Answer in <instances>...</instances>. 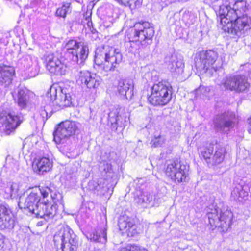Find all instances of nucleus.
<instances>
[{"label": "nucleus", "mask_w": 251, "mask_h": 251, "mask_svg": "<svg viewBox=\"0 0 251 251\" xmlns=\"http://www.w3.org/2000/svg\"><path fill=\"white\" fill-rule=\"evenodd\" d=\"M122 59L119 49L106 47L96 50L94 61L98 69L107 72L115 71Z\"/></svg>", "instance_id": "nucleus-1"}, {"label": "nucleus", "mask_w": 251, "mask_h": 251, "mask_svg": "<svg viewBox=\"0 0 251 251\" xmlns=\"http://www.w3.org/2000/svg\"><path fill=\"white\" fill-rule=\"evenodd\" d=\"M220 26L225 32L240 36L251 28V18L247 14L233 18L221 17Z\"/></svg>", "instance_id": "nucleus-2"}, {"label": "nucleus", "mask_w": 251, "mask_h": 251, "mask_svg": "<svg viewBox=\"0 0 251 251\" xmlns=\"http://www.w3.org/2000/svg\"><path fill=\"white\" fill-rule=\"evenodd\" d=\"M154 34L152 25L149 22H144L136 23L133 28L128 31L127 37L130 42H139L144 48L152 43Z\"/></svg>", "instance_id": "nucleus-3"}, {"label": "nucleus", "mask_w": 251, "mask_h": 251, "mask_svg": "<svg viewBox=\"0 0 251 251\" xmlns=\"http://www.w3.org/2000/svg\"><path fill=\"white\" fill-rule=\"evenodd\" d=\"M53 241L57 251H76L78 239L73 231L68 226L62 227L54 236Z\"/></svg>", "instance_id": "nucleus-4"}, {"label": "nucleus", "mask_w": 251, "mask_h": 251, "mask_svg": "<svg viewBox=\"0 0 251 251\" xmlns=\"http://www.w3.org/2000/svg\"><path fill=\"white\" fill-rule=\"evenodd\" d=\"M151 94L148 97V100L153 105H165L172 98V87L165 81L162 80L155 83L151 87Z\"/></svg>", "instance_id": "nucleus-5"}, {"label": "nucleus", "mask_w": 251, "mask_h": 251, "mask_svg": "<svg viewBox=\"0 0 251 251\" xmlns=\"http://www.w3.org/2000/svg\"><path fill=\"white\" fill-rule=\"evenodd\" d=\"M218 57V53L213 50L199 52L194 58L195 67L200 72L211 76L216 71L213 65Z\"/></svg>", "instance_id": "nucleus-6"}, {"label": "nucleus", "mask_w": 251, "mask_h": 251, "mask_svg": "<svg viewBox=\"0 0 251 251\" xmlns=\"http://www.w3.org/2000/svg\"><path fill=\"white\" fill-rule=\"evenodd\" d=\"M65 48L68 57L78 65H82L88 57V48L84 42L71 39L66 44Z\"/></svg>", "instance_id": "nucleus-7"}, {"label": "nucleus", "mask_w": 251, "mask_h": 251, "mask_svg": "<svg viewBox=\"0 0 251 251\" xmlns=\"http://www.w3.org/2000/svg\"><path fill=\"white\" fill-rule=\"evenodd\" d=\"M189 166L176 159L168 163L165 174L172 180L176 183L186 182L188 178Z\"/></svg>", "instance_id": "nucleus-8"}, {"label": "nucleus", "mask_w": 251, "mask_h": 251, "mask_svg": "<svg viewBox=\"0 0 251 251\" xmlns=\"http://www.w3.org/2000/svg\"><path fill=\"white\" fill-rule=\"evenodd\" d=\"M218 5H215L214 9L216 11L217 15L219 17H226L230 18L234 17L242 16L243 14H247L246 3L244 0H240L236 2L231 8L227 2L223 3L222 0L217 1Z\"/></svg>", "instance_id": "nucleus-9"}, {"label": "nucleus", "mask_w": 251, "mask_h": 251, "mask_svg": "<svg viewBox=\"0 0 251 251\" xmlns=\"http://www.w3.org/2000/svg\"><path fill=\"white\" fill-rule=\"evenodd\" d=\"M209 223L211 228L213 229L214 228H220L222 232H226L230 228L231 225L233 214L228 210L221 211L220 216L218 215L216 209H214L211 212L207 213Z\"/></svg>", "instance_id": "nucleus-10"}, {"label": "nucleus", "mask_w": 251, "mask_h": 251, "mask_svg": "<svg viewBox=\"0 0 251 251\" xmlns=\"http://www.w3.org/2000/svg\"><path fill=\"white\" fill-rule=\"evenodd\" d=\"M237 118L234 112H225L217 115L214 118V129L217 132L226 133L235 126Z\"/></svg>", "instance_id": "nucleus-11"}, {"label": "nucleus", "mask_w": 251, "mask_h": 251, "mask_svg": "<svg viewBox=\"0 0 251 251\" xmlns=\"http://www.w3.org/2000/svg\"><path fill=\"white\" fill-rule=\"evenodd\" d=\"M223 85L226 90L236 92L247 91L250 87L247 78L241 75L227 76Z\"/></svg>", "instance_id": "nucleus-12"}, {"label": "nucleus", "mask_w": 251, "mask_h": 251, "mask_svg": "<svg viewBox=\"0 0 251 251\" xmlns=\"http://www.w3.org/2000/svg\"><path fill=\"white\" fill-rule=\"evenodd\" d=\"M77 129L75 122L66 121L60 124L53 132L54 140L57 144L74 134Z\"/></svg>", "instance_id": "nucleus-13"}, {"label": "nucleus", "mask_w": 251, "mask_h": 251, "mask_svg": "<svg viewBox=\"0 0 251 251\" xmlns=\"http://www.w3.org/2000/svg\"><path fill=\"white\" fill-rule=\"evenodd\" d=\"M22 118L20 115H16L13 113L6 111H2L0 113V123L8 135L19 126L23 120Z\"/></svg>", "instance_id": "nucleus-14"}, {"label": "nucleus", "mask_w": 251, "mask_h": 251, "mask_svg": "<svg viewBox=\"0 0 251 251\" xmlns=\"http://www.w3.org/2000/svg\"><path fill=\"white\" fill-rule=\"evenodd\" d=\"M47 69L55 75H64L67 72V66L53 54H49L46 58Z\"/></svg>", "instance_id": "nucleus-15"}, {"label": "nucleus", "mask_w": 251, "mask_h": 251, "mask_svg": "<svg viewBox=\"0 0 251 251\" xmlns=\"http://www.w3.org/2000/svg\"><path fill=\"white\" fill-rule=\"evenodd\" d=\"M66 89L59 88L57 89L55 87H51L50 89V97L54 96L55 104L61 108L68 107L72 104V99L70 94L67 92Z\"/></svg>", "instance_id": "nucleus-16"}, {"label": "nucleus", "mask_w": 251, "mask_h": 251, "mask_svg": "<svg viewBox=\"0 0 251 251\" xmlns=\"http://www.w3.org/2000/svg\"><path fill=\"white\" fill-rule=\"evenodd\" d=\"M77 82L84 84L89 89L98 87L101 82V78L95 74H91L87 71H77Z\"/></svg>", "instance_id": "nucleus-17"}, {"label": "nucleus", "mask_w": 251, "mask_h": 251, "mask_svg": "<svg viewBox=\"0 0 251 251\" xmlns=\"http://www.w3.org/2000/svg\"><path fill=\"white\" fill-rule=\"evenodd\" d=\"M34 215L36 217L44 218L45 220L48 221L52 219L56 214L57 208L56 205L51 203L39 202L35 209Z\"/></svg>", "instance_id": "nucleus-18"}, {"label": "nucleus", "mask_w": 251, "mask_h": 251, "mask_svg": "<svg viewBox=\"0 0 251 251\" xmlns=\"http://www.w3.org/2000/svg\"><path fill=\"white\" fill-rule=\"evenodd\" d=\"M34 215L36 217L44 218L45 220L48 221L52 219L56 214L57 208L56 205L51 203L39 202L35 209Z\"/></svg>", "instance_id": "nucleus-19"}, {"label": "nucleus", "mask_w": 251, "mask_h": 251, "mask_svg": "<svg viewBox=\"0 0 251 251\" xmlns=\"http://www.w3.org/2000/svg\"><path fill=\"white\" fill-rule=\"evenodd\" d=\"M118 226L123 235L126 234L127 236L132 237L138 233L133 219L127 216L124 215L120 217Z\"/></svg>", "instance_id": "nucleus-20"}, {"label": "nucleus", "mask_w": 251, "mask_h": 251, "mask_svg": "<svg viewBox=\"0 0 251 251\" xmlns=\"http://www.w3.org/2000/svg\"><path fill=\"white\" fill-rule=\"evenodd\" d=\"M15 226V221L10 210L4 205H0V229H11Z\"/></svg>", "instance_id": "nucleus-21"}, {"label": "nucleus", "mask_w": 251, "mask_h": 251, "mask_svg": "<svg viewBox=\"0 0 251 251\" xmlns=\"http://www.w3.org/2000/svg\"><path fill=\"white\" fill-rule=\"evenodd\" d=\"M39 202H41L39 196L37 193L32 192L25 200L23 206H22V202L20 200L19 206L21 208H24L34 214L37 205H39Z\"/></svg>", "instance_id": "nucleus-22"}, {"label": "nucleus", "mask_w": 251, "mask_h": 251, "mask_svg": "<svg viewBox=\"0 0 251 251\" xmlns=\"http://www.w3.org/2000/svg\"><path fill=\"white\" fill-rule=\"evenodd\" d=\"M133 83L130 79H125L119 82L117 91L124 99H130L133 96Z\"/></svg>", "instance_id": "nucleus-23"}, {"label": "nucleus", "mask_w": 251, "mask_h": 251, "mask_svg": "<svg viewBox=\"0 0 251 251\" xmlns=\"http://www.w3.org/2000/svg\"><path fill=\"white\" fill-rule=\"evenodd\" d=\"M33 169L38 174H43L49 171L52 167V161L46 157L36 158L33 163Z\"/></svg>", "instance_id": "nucleus-24"}, {"label": "nucleus", "mask_w": 251, "mask_h": 251, "mask_svg": "<svg viewBox=\"0 0 251 251\" xmlns=\"http://www.w3.org/2000/svg\"><path fill=\"white\" fill-rule=\"evenodd\" d=\"M155 197L152 193L148 192H141L135 198V202L141 208L151 207L154 205Z\"/></svg>", "instance_id": "nucleus-25"}, {"label": "nucleus", "mask_w": 251, "mask_h": 251, "mask_svg": "<svg viewBox=\"0 0 251 251\" xmlns=\"http://www.w3.org/2000/svg\"><path fill=\"white\" fill-rule=\"evenodd\" d=\"M14 74L15 70L13 67L0 65V85L9 86Z\"/></svg>", "instance_id": "nucleus-26"}, {"label": "nucleus", "mask_w": 251, "mask_h": 251, "mask_svg": "<svg viewBox=\"0 0 251 251\" xmlns=\"http://www.w3.org/2000/svg\"><path fill=\"white\" fill-rule=\"evenodd\" d=\"M21 63L27 70H29L32 76H35L39 71L38 62L34 57L29 55L23 56L21 60Z\"/></svg>", "instance_id": "nucleus-27"}, {"label": "nucleus", "mask_w": 251, "mask_h": 251, "mask_svg": "<svg viewBox=\"0 0 251 251\" xmlns=\"http://www.w3.org/2000/svg\"><path fill=\"white\" fill-rule=\"evenodd\" d=\"M170 64V69L174 75L182 74L184 71V63L181 57L173 56Z\"/></svg>", "instance_id": "nucleus-28"}, {"label": "nucleus", "mask_w": 251, "mask_h": 251, "mask_svg": "<svg viewBox=\"0 0 251 251\" xmlns=\"http://www.w3.org/2000/svg\"><path fill=\"white\" fill-rule=\"evenodd\" d=\"M248 193L245 190L243 186L240 184H237L233 188L231 193V198L234 201L243 202L247 199Z\"/></svg>", "instance_id": "nucleus-29"}, {"label": "nucleus", "mask_w": 251, "mask_h": 251, "mask_svg": "<svg viewBox=\"0 0 251 251\" xmlns=\"http://www.w3.org/2000/svg\"><path fill=\"white\" fill-rule=\"evenodd\" d=\"M27 90L25 88H18L17 93H12L13 98L17 102L18 105L25 108L28 101V96L27 94Z\"/></svg>", "instance_id": "nucleus-30"}, {"label": "nucleus", "mask_w": 251, "mask_h": 251, "mask_svg": "<svg viewBox=\"0 0 251 251\" xmlns=\"http://www.w3.org/2000/svg\"><path fill=\"white\" fill-rule=\"evenodd\" d=\"M225 153V149L221 146L216 147V151L212 157L207 161L209 166L217 165L223 162Z\"/></svg>", "instance_id": "nucleus-31"}, {"label": "nucleus", "mask_w": 251, "mask_h": 251, "mask_svg": "<svg viewBox=\"0 0 251 251\" xmlns=\"http://www.w3.org/2000/svg\"><path fill=\"white\" fill-rule=\"evenodd\" d=\"M107 229L105 227H98L89 235L91 240L105 243L107 242Z\"/></svg>", "instance_id": "nucleus-32"}, {"label": "nucleus", "mask_w": 251, "mask_h": 251, "mask_svg": "<svg viewBox=\"0 0 251 251\" xmlns=\"http://www.w3.org/2000/svg\"><path fill=\"white\" fill-rule=\"evenodd\" d=\"M118 112L117 109L115 111H111L108 115V122L113 128L117 129L118 127H124L125 126V121H118Z\"/></svg>", "instance_id": "nucleus-33"}, {"label": "nucleus", "mask_w": 251, "mask_h": 251, "mask_svg": "<svg viewBox=\"0 0 251 251\" xmlns=\"http://www.w3.org/2000/svg\"><path fill=\"white\" fill-rule=\"evenodd\" d=\"M199 151L200 153V155L202 156L203 159L206 161H209V159L212 157L213 148L206 147H201L199 149Z\"/></svg>", "instance_id": "nucleus-34"}, {"label": "nucleus", "mask_w": 251, "mask_h": 251, "mask_svg": "<svg viewBox=\"0 0 251 251\" xmlns=\"http://www.w3.org/2000/svg\"><path fill=\"white\" fill-rule=\"evenodd\" d=\"M70 10V4L66 3L62 5L60 8L57 9L56 15L58 17L65 18L67 13Z\"/></svg>", "instance_id": "nucleus-35"}, {"label": "nucleus", "mask_w": 251, "mask_h": 251, "mask_svg": "<svg viewBox=\"0 0 251 251\" xmlns=\"http://www.w3.org/2000/svg\"><path fill=\"white\" fill-rule=\"evenodd\" d=\"M165 139L164 137L160 135L155 137L151 142V147L154 148L161 147L165 143Z\"/></svg>", "instance_id": "nucleus-36"}, {"label": "nucleus", "mask_w": 251, "mask_h": 251, "mask_svg": "<svg viewBox=\"0 0 251 251\" xmlns=\"http://www.w3.org/2000/svg\"><path fill=\"white\" fill-rule=\"evenodd\" d=\"M119 251H148L145 248H141L137 246H132L122 248Z\"/></svg>", "instance_id": "nucleus-37"}, {"label": "nucleus", "mask_w": 251, "mask_h": 251, "mask_svg": "<svg viewBox=\"0 0 251 251\" xmlns=\"http://www.w3.org/2000/svg\"><path fill=\"white\" fill-rule=\"evenodd\" d=\"M102 180L101 179V180L98 181V182H95V181H93L90 182L89 184L90 186H91V185L94 186V188H92V189H93L94 190L99 191L101 189H103L104 187L103 185L102 186L101 185Z\"/></svg>", "instance_id": "nucleus-38"}, {"label": "nucleus", "mask_w": 251, "mask_h": 251, "mask_svg": "<svg viewBox=\"0 0 251 251\" xmlns=\"http://www.w3.org/2000/svg\"><path fill=\"white\" fill-rule=\"evenodd\" d=\"M10 194L11 196L15 195L18 191L19 186L16 183L12 182L10 184Z\"/></svg>", "instance_id": "nucleus-39"}, {"label": "nucleus", "mask_w": 251, "mask_h": 251, "mask_svg": "<svg viewBox=\"0 0 251 251\" xmlns=\"http://www.w3.org/2000/svg\"><path fill=\"white\" fill-rule=\"evenodd\" d=\"M50 189L49 188H47L46 190L45 191L41 190V193L44 198H46V197H48L49 192L50 191Z\"/></svg>", "instance_id": "nucleus-40"}, {"label": "nucleus", "mask_w": 251, "mask_h": 251, "mask_svg": "<svg viewBox=\"0 0 251 251\" xmlns=\"http://www.w3.org/2000/svg\"><path fill=\"white\" fill-rule=\"evenodd\" d=\"M118 120H119L118 121H122L123 120H125V126L126 125L127 121L126 120V118H125V117L124 116H122L121 115L118 114Z\"/></svg>", "instance_id": "nucleus-41"}, {"label": "nucleus", "mask_w": 251, "mask_h": 251, "mask_svg": "<svg viewBox=\"0 0 251 251\" xmlns=\"http://www.w3.org/2000/svg\"><path fill=\"white\" fill-rule=\"evenodd\" d=\"M203 89H204V87L201 86L198 89L196 90V93L197 95H199L200 92H201Z\"/></svg>", "instance_id": "nucleus-42"}, {"label": "nucleus", "mask_w": 251, "mask_h": 251, "mask_svg": "<svg viewBox=\"0 0 251 251\" xmlns=\"http://www.w3.org/2000/svg\"><path fill=\"white\" fill-rule=\"evenodd\" d=\"M249 124L250 125V127L248 129V132L250 134H251V117L250 119H248Z\"/></svg>", "instance_id": "nucleus-43"}, {"label": "nucleus", "mask_w": 251, "mask_h": 251, "mask_svg": "<svg viewBox=\"0 0 251 251\" xmlns=\"http://www.w3.org/2000/svg\"><path fill=\"white\" fill-rule=\"evenodd\" d=\"M2 235L0 233V240H1L2 239Z\"/></svg>", "instance_id": "nucleus-44"}]
</instances>
